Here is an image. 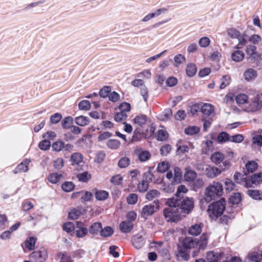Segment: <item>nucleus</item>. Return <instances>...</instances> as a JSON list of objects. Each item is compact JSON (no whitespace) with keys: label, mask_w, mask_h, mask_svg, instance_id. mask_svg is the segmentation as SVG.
I'll list each match as a JSON object with an SVG mask.
<instances>
[{"label":"nucleus","mask_w":262,"mask_h":262,"mask_svg":"<svg viewBox=\"0 0 262 262\" xmlns=\"http://www.w3.org/2000/svg\"><path fill=\"white\" fill-rule=\"evenodd\" d=\"M223 194V187L222 184L219 182L213 181L205 188L204 200L206 203H209L221 196Z\"/></svg>","instance_id":"f257e3e1"},{"label":"nucleus","mask_w":262,"mask_h":262,"mask_svg":"<svg viewBox=\"0 0 262 262\" xmlns=\"http://www.w3.org/2000/svg\"><path fill=\"white\" fill-rule=\"evenodd\" d=\"M226 201L222 198L219 201L214 202L208 206V213L212 220L221 215L225 209Z\"/></svg>","instance_id":"f03ea898"},{"label":"nucleus","mask_w":262,"mask_h":262,"mask_svg":"<svg viewBox=\"0 0 262 262\" xmlns=\"http://www.w3.org/2000/svg\"><path fill=\"white\" fill-rule=\"evenodd\" d=\"M164 215L167 221L176 222L181 220L182 217L185 216L181 213L179 208H169L164 210Z\"/></svg>","instance_id":"7ed1b4c3"},{"label":"nucleus","mask_w":262,"mask_h":262,"mask_svg":"<svg viewBox=\"0 0 262 262\" xmlns=\"http://www.w3.org/2000/svg\"><path fill=\"white\" fill-rule=\"evenodd\" d=\"M206 259L209 262H227V256L221 250L210 251L206 253Z\"/></svg>","instance_id":"20e7f679"},{"label":"nucleus","mask_w":262,"mask_h":262,"mask_svg":"<svg viewBox=\"0 0 262 262\" xmlns=\"http://www.w3.org/2000/svg\"><path fill=\"white\" fill-rule=\"evenodd\" d=\"M186 60L184 55L181 54H178L174 56L173 59L168 58L161 61L159 66H169L173 64V66H180Z\"/></svg>","instance_id":"39448f33"},{"label":"nucleus","mask_w":262,"mask_h":262,"mask_svg":"<svg viewBox=\"0 0 262 262\" xmlns=\"http://www.w3.org/2000/svg\"><path fill=\"white\" fill-rule=\"evenodd\" d=\"M160 207V203L158 200L155 201L153 204H150L144 206L142 209L141 216L146 218L147 216L151 215Z\"/></svg>","instance_id":"423d86ee"},{"label":"nucleus","mask_w":262,"mask_h":262,"mask_svg":"<svg viewBox=\"0 0 262 262\" xmlns=\"http://www.w3.org/2000/svg\"><path fill=\"white\" fill-rule=\"evenodd\" d=\"M194 207V201L192 198H186L181 202L180 210L183 215L188 214Z\"/></svg>","instance_id":"0eeeda50"},{"label":"nucleus","mask_w":262,"mask_h":262,"mask_svg":"<svg viewBox=\"0 0 262 262\" xmlns=\"http://www.w3.org/2000/svg\"><path fill=\"white\" fill-rule=\"evenodd\" d=\"M261 107V102L260 101L258 96L254 98L251 102L248 105L245 110L248 112H255L260 109Z\"/></svg>","instance_id":"6e6552de"},{"label":"nucleus","mask_w":262,"mask_h":262,"mask_svg":"<svg viewBox=\"0 0 262 262\" xmlns=\"http://www.w3.org/2000/svg\"><path fill=\"white\" fill-rule=\"evenodd\" d=\"M30 257L35 262H44L47 258L46 251H37L32 252Z\"/></svg>","instance_id":"1a4fd4ad"},{"label":"nucleus","mask_w":262,"mask_h":262,"mask_svg":"<svg viewBox=\"0 0 262 262\" xmlns=\"http://www.w3.org/2000/svg\"><path fill=\"white\" fill-rule=\"evenodd\" d=\"M201 111L204 116H213L214 115V107L210 103H203L201 105Z\"/></svg>","instance_id":"9d476101"},{"label":"nucleus","mask_w":262,"mask_h":262,"mask_svg":"<svg viewBox=\"0 0 262 262\" xmlns=\"http://www.w3.org/2000/svg\"><path fill=\"white\" fill-rule=\"evenodd\" d=\"M222 173V170L214 166H209L205 170L206 176L210 179H213Z\"/></svg>","instance_id":"9b49d317"},{"label":"nucleus","mask_w":262,"mask_h":262,"mask_svg":"<svg viewBox=\"0 0 262 262\" xmlns=\"http://www.w3.org/2000/svg\"><path fill=\"white\" fill-rule=\"evenodd\" d=\"M197 244V239H194L190 237H186L183 242V246L187 249H192L198 247Z\"/></svg>","instance_id":"f8f14e48"},{"label":"nucleus","mask_w":262,"mask_h":262,"mask_svg":"<svg viewBox=\"0 0 262 262\" xmlns=\"http://www.w3.org/2000/svg\"><path fill=\"white\" fill-rule=\"evenodd\" d=\"M133 245L136 249L141 248L144 244L145 241L142 235L137 234L132 238Z\"/></svg>","instance_id":"ddd939ff"},{"label":"nucleus","mask_w":262,"mask_h":262,"mask_svg":"<svg viewBox=\"0 0 262 262\" xmlns=\"http://www.w3.org/2000/svg\"><path fill=\"white\" fill-rule=\"evenodd\" d=\"M245 56V53L241 50H234L231 55V58L232 61L236 62L242 61Z\"/></svg>","instance_id":"4468645a"},{"label":"nucleus","mask_w":262,"mask_h":262,"mask_svg":"<svg viewBox=\"0 0 262 262\" xmlns=\"http://www.w3.org/2000/svg\"><path fill=\"white\" fill-rule=\"evenodd\" d=\"M224 159L225 157L224 155L219 151L214 152L211 155L210 157L211 161L216 165L223 162Z\"/></svg>","instance_id":"2eb2a0df"},{"label":"nucleus","mask_w":262,"mask_h":262,"mask_svg":"<svg viewBox=\"0 0 262 262\" xmlns=\"http://www.w3.org/2000/svg\"><path fill=\"white\" fill-rule=\"evenodd\" d=\"M30 161L26 159L23 160L16 168L15 170V173L17 172H25L28 170V165L30 163Z\"/></svg>","instance_id":"dca6fc26"},{"label":"nucleus","mask_w":262,"mask_h":262,"mask_svg":"<svg viewBox=\"0 0 262 262\" xmlns=\"http://www.w3.org/2000/svg\"><path fill=\"white\" fill-rule=\"evenodd\" d=\"M136 153L139 159L142 162L147 160L150 157V154L148 151L143 150L141 148H137Z\"/></svg>","instance_id":"f3484780"},{"label":"nucleus","mask_w":262,"mask_h":262,"mask_svg":"<svg viewBox=\"0 0 262 262\" xmlns=\"http://www.w3.org/2000/svg\"><path fill=\"white\" fill-rule=\"evenodd\" d=\"M133 228V224L128 221H123L120 224V229L123 233L130 232Z\"/></svg>","instance_id":"a211bd4d"},{"label":"nucleus","mask_w":262,"mask_h":262,"mask_svg":"<svg viewBox=\"0 0 262 262\" xmlns=\"http://www.w3.org/2000/svg\"><path fill=\"white\" fill-rule=\"evenodd\" d=\"M249 262H262V251L249 255Z\"/></svg>","instance_id":"6ab92c4d"},{"label":"nucleus","mask_w":262,"mask_h":262,"mask_svg":"<svg viewBox=\"0 0 262 262\" xmlns=\"http://www.w3.org/2000/svg\"><path fill=\"white\" fill-rule=\"evenodd\" d=\"M202 231V226L200 224H195L192 225L188 230L189 234L193 236H197Z\"/></svg>","instance_id":"aec40b11"},{"label":"nucleus","mask_w":262,"mask_h":262,"mask_svg":"<svg viewBox=\"0 0 262 262\" xmlns=\"http://www.w3.org/2000/svg\"><path fill=\"white\" fill-rule=\"evenodd\" d=\"M95 196L97 200L99 201H103L108 198V193L105 190L96 189Z\"/></svg>","instance_id":"412c9836"},{"label":"nucleus","mask_w":262,"mask_h":262,"mask_svg":"<svg viewBox=\"0 0 262 262\" xmlns=\"http://www.w3.org/2000/svg\"><path fill=\"white\" fill-rule=\"evenodd\" d=\"M208 236L206 234H203L200 238V239H197V247L199 249H204L207 245Z\"/></svg>","instance_id":"4be33fe9"},{"label":"nucleus","mask_w":262,"mask_h":262,"mask_svg":"<svg viewBox=\"0 0 262 262\" xmlns=\"http://www.w3.org/2000/svg\"><path fill=\"white\" fill-rule=\"evenodd\" d=\"M146 122L147 117L143 115L137 116L134 119V124L141 127L145 125Z\"/></svg>","instance_id":"5701e85b"},{"label":"nucleus","mask_w":262,"mask_h":262,"mask_svg":"<svg viewBox=\"0 0 262 262\" xmlns=\"http://www.w3.org/2000/svg\"><path fill=\"white\" fill-rule=\"evenodd\" d=\"M62 178L63 176L61 174L55 172L50 174L48 178V180L51 183L56 184Z\"/></svg>","instance_id":"b1692460"},{"label":"nucleus","mask_w":262,"mask_h":262,"mask_svg":"<svg viewBox=\"0 0 262 262\" xmlns=\"http://www.w3.org/2000/svg\"><path fill=\"white\" fill-rule=\"evenodd\" d=\"M75 122L78 125L84 126L89 124V119L86 116H80L75 119Z\"/></svg>","instance_id":"393cba45"},{"label":"nucleus","mask_w":262,"mask_h":262,"mask_svg":"<svg viewBox=\"0 0 262 262\" xmlns=\"http://www.w3.org/2000/svg\"><path fill=\"white\" fill-rule=\"evenodd\" d=\"M184 177L185 181L192 182L196 178V173L193 170L187 169L184 173Z\"/></svg>","instance_id":"a878e982"},{"label":"nucleus","mask_w":262,"mask_h":262,"mask_svg":"<svg viewBox=\"0 0 262 262\" xmlns=\"http://www.w3.org/2000/svg\"><path fill=\"white\" fill-rule=\"evenodd\" d=\"M167 51V50H165L163 51L162 52H161V53H160L159 54H157L156 55L151 56L149 58H148L147 59H145V58L144 57L141 60V63H139L138 65L139 66L140 64H143L144 62L149 63V62H150L152 61L155 60L157 59H158V58H160V57H161V56L162 55H163L165 53H166Z\"/></svg>","instance_id":"bb28decb"},{"label":"nucleus","mask_w":262,"mask_h":262,"mask_svg":"<svg viewBox=\"0 0 262 262\" xmlns=\"http://www.w3.org/2000/svg\"><path fill=\"white\" fill-rule=\"evenodd\" d=\"M244 78L247 81H250L256 78V72L252 69H249L244 74Z\"/></svg>","instance_id":"cd10ccee"},{"label":"nucleus","mask_w":262,"mask_h":262,"mask_svg":"<svg viewBox=\"0 0 262 262\" xmlns=\"http://www.w3.org/2000/svg\"><path fill=\"white\" fill-rule=\"evenodd\" d=\"M227 33L228 36L232 38H237L241 35V33L235 28H230L227 29Z\"/></svg>","instance_id":"c85d7f7f"},{"label":"nucleus","mask_w":262,"mask_h":262,"mask_svg":"<svg viewBox=\"0 0 262 262\" xmlns=\"http://www.w3.org/2000/svg\"><path fill=\"white\" fill-rule=\"evenodd\" d=\"M102 225L100 222H96L92 225L89 229V232L92 234H97L101 230Z\"/></svg>","instance_id":"c756f323"},{"label":"nucleus","mask_w":262,"mask_h":262,"mask_svg":"<svg viewBox=\"0 0 262 262\" xmlns=\"http://www.w3.org/2000/svg\"><path fill=\"white\" fill-rule=\"evenodd\" d=\"M36 238L34 237H30L25 242L26 247L29 250L34 249L35 247Z\"/></svg>","instance_id":"7c9ffc66"},{"label":"nucleus","mask_w":262,"mask_h":262,"mask_svg":"<svg viewBox=\"0 0 262 262\" xmlns=\"http://www.w3.org/2000/svg\"><path fill=\"white\" fill-rule=\"evenodd\" d=\"M248 194L253 199L256 200H262V192L257 190H249Z\"/></svg>","instance_id":"2f4dec72"},{"label":"nucleus","mask_w":262,"mask_h":262,"mask_svg":"<svg viewBox=\"0 0 262 262\" xmlns=\"http://www.w3.org/2000/svg\"><path fill=\"white\" fill-rule=\"evenodd\" d=\"M200 128L196 126H189L185 128L184 132L187 135L192 136L198 134Z\"/></svg>","instance_id":"473e14b6"},{"label":"nucleus","mask_w":262,"mask_h":262,"mask_svg":"<svg viewBox=\"0 0 262 262\" xmlns=\"http://www.w3.org/2000/svg\"><path fill=\"white\" fill-rule=\"evenodd\" d=\"M242 200V195L239 192L233 193L229 198L230 202L233 204H238Z\"/></svg>","instance_id":"72a5a7b5"},{"label":"nucleus","mask_w":262,"mask_h":262,"mask_svg":"<svg viewBox=\"0 0 262 262\" xmlns=\"http://www.w3.org/2000/svg\"><path fill=\"white\" fill-rule=\"evenodd\" d=\"M107 147L111 149H118L120 146V142L116 139H110L107 142Z\"/></svg>","instance_id":"f704fd0d"},{"label":"nucleus","mask_w":262,"mask_h":262,"mask_svg":"<svg viewBox=\"0 0 262 262\" xmlns=\"http://www.w3.org/2000/svg\"><path fill=\"white\" fill-rule=\"evenodd\" d=\"M83 156L80 153H74L71 157V160L73 164H79L82 161Z\"/></svg>","instance_id":"c9c22d12"},{"label":"nucleus","mask_w":262,"mask_h":262,"mask_svg":"<svg viewBox=\"0 0 262 262\" xmlns=\"http://www.w3.org/2000/svg\"><path fill=\"white\" fill-rule=\"evenodd\" d=\"M64 147V142L59 140L54 142L52 145L53 150L57 152L60 151Z\"/></svg>","instance_id":"e433bc0d"},{"label":"nucleus","mask_w":262,"mask_h":262,"mask_svg":"<svg viewBox=\"0 0 262 262\" xmlns=\"http://www.w3.org/2000/svg\"><path fill=\"white\" fill-rule=\"evenodd\" d=\"M210 39L207 36H203L201 37L198 41L199 45L201 48H206L209 46L210 43Z\"/></svg>","instance_id":"4c0bfd02"},{"label":"nucleus","mask_w":262,"mask_h":262,"mask_svg":"<svg viewBox=\"0 0 262 262\" xmlns=\"http://www.w3.org/2000/svg\"><path fill=\"white\" fill-rule=\"evenodd\" d=\"M248 97L245 94H239L236 97L235 100L237 103L239 104H244L247 102Z\"/></svg>","instance_id":"58836bf2"},{"label":"nucleus","mask_w":262,"mask_h":262,"mask_svg":"<svg viewBox=\"0 0 262 262\" xmlns=\"http://www.w3.org/2000/svg\"><path fill=\"white\" fill-rule=\"evenodd\" d=\"M160 193L159 191L156 189H152L149 191L146 195V198L147 200L150 201L155 198H158L160 196Z\"/></svg>","instance_id":"ea45409f"},{"label":"nucleus","mask_w":262,"mask_h":262,"mask_svg":"<svg viewBox=\"0 0 262 262\" xmlns=\"http://www.w3.org/2000/svg\"><path fill=\"white\" fill-rule=\"evenodd\" d=\"M77 178L79 181L82 182H86L91 178V174L88 172L85 171L77 174Z\"/></svg>","instance_id":"a19ab883"},{"label":"nucleus","mask_w":262,"mask_h":262,"mask_svg":"<svg viewBox=\"0 0 262 262\" xmlns=\"http://www.w3.org/2000/svg\"><path fill=\"white\" fill-rule=\"evenodd\" d=\"M182 173L179 167H175L174 169V178L173 181L176 183L180 182L182 178Z\"/></svg>","instance_id":"79ce46f5"},{"label":"nucleus","mask_w":262,"mask_h":262,"mask_svg":"<svg viewBox=\"0 0 262 262\" xmlns=\"http://www.w3.org/2000/svg\"><path fill=\"white\" fill-rule=\"evenodd\" d=\"M78 225L80 229L76 231V235L78 237H83L86 235L88 233V229L85 227L80 228V226L82 225L81 223L78 222Z\"/></svg>","instance_id":"37998d69"},{"label":"nucleus","mask_w":262,"mask_h":262,"mask_svg":"<svg viewBox=\"0 0 262 262\" xmlns=\"http://www.w3.org/2000/svg\"><path fill=\"white\" fill-rule=\"evenodd\" d=\"M75 187L74 184L72 182H65L61 186V188L64 191H72Z\"/></svg>","instance_id":"c03bdc74"},{"label":"nucleus","mask_w":262,"mask_h":262,"mask_svg":"<svg viewBox=\"0 0 262 262\" xmlns=\"http://www.w3.org/2000/svg\"><path fill=\"white\" fill-rule=\"evenodd\" d=\"M246 168L248 172H253L257 168V164L255 161L248 162L246 165Z\"/></svg>","instance_id":"a18cd8bd"},{"label":"nucleus","mask_w":262,"mask_h":262,"mask_svg":"<svg viewBox=\"0 0 262 262\" xmlns=\"http://www.w3.org/2000/svg\"><path fill=\"white\" fill-rule=\"evenodd\" d=\"M169 168V164L168 162L163 161L159 163L157 169L160 172H165Z\"/></svg>","instance_id":"49530a36"},{"label":"nucleus","mask_w":262,"mask_h":262,"mask_svg":"<svg viewBox=\"0 0 262 262\" xmlns=\"http://www.w3.org/2000/svg\"><path fill=\"white\" fill-rule=\"evenodd\" d=\"M252 184H259L262 182V172H258L252 175L251 177Z\"/></svg>","instance_id":"de8ad7c7"},{"label":"nucleus","mask_w":262,"mask_h":262,"mask_svg":"<svg viewBox=\"0 0 262 262\" xmlns=\"http://www.w3.org/2000/svg\"><path fill=\"white\" fill-rule=\"evenodd\" d=\"M224 184L226 190L229 192L233 190L235 187V184L234 182L228 178L225 180Z\"/></svg>","instance_id":"09e8293b"},{"label":"nucleus","mask_w":262,"mask_h":262,"mask_svg":"<svg viewBox=\"0 0 262 262\" xmlns=\"http://www.w3.org/2000/svg\"><path fill=\"white\" fill-rule=\"evenodd\" d=\"M205 148L203 150V152L207 154L208 152L213 149V142L210 140H206L204 142Z\"/></svg>","instance_id":"8fccbe9b"},{"label":"nucleus","mask_w":262,"mask_h":262,"mask_svg":"<svg viewBox=\"0 0 262 262\" xmlns=\"http://www.w3.org/2000/svg\"><path fill=\"white\" fill-rule=\"evenodd\" d=\"M73 119L71 117H67L62 122V126L64 128H69L73 124Z\"/></svg>","instance_id":"3c124183"},{"label":"nucleus","mask_w":262,"mask_h":262,"mask_svg":"<svg viewBox=\"0 0 262 262\" xmlns=\"http://www.w3.org/2000/svg\"><path fill=\"white\" fill-rule=\"evenodd\" d=\"M130 164V160L127 157H123L119 160L118 163V166L121 168L127 167Z\"/></svg>","instance_id":"603ef678"},{"label":"nucleus","mask_w":262,"mask_h":262,"mask_svg":"<svg viewBox=\"0 0 262 262\" xmlns=\"http://www.w3.org/2000/svg\"><path fill=\"white\" fill-rule=\"evenodd\" d=\"M222 57L221 54L218 51H215L210 53L209 58L212 61L219 62L220 58Z\"/></svg>","instance_id":"864d4df0"},{"label":"nucleus","mask_w":262,"mask_h":262,"mask_svg":"<svg viewBox=\"0 0 262 262\" xmlns=\"http://www.w3.org/2000/svg\"><path fill=\"white\" fill-rule=\"evenodd\" d=\"M138 200L137 194L135 193L129 194L126 198L127 202L128 204L134 205Z\"/></svg>","instance_id":"5fc2aeb1"},{"label":"nucleus","mask_w":262,"mask_h":262,"mask_svg":"<svg viewBox=\"0 0 262 262\" xmlns=\"http://www.w3.org/2000/svg\"><path fill=\"white\" fill-rule=\"evenodd\" d=\"M38 146L42 150H47L51 147V143L49 140H43L39 142Z\"/></svg>","instance_id":"6e6d98bb"},{"label":"nucleus","mask_w":262,"mask_h":262,"mask_svg":"<svg viewBox=\"0 0 262 262\" xmlns=\"http://www.w3.org/2000/svg\"><path fill=\"white\" fill-rule=\"evenodd\" d=\"M64 160L62 158H58L53 161V166L55 169H60L64 166Z\"/></svg>","instance_id":"4d7b16f0"},{"label":"nucleus","mask_w":262,"mask_h":262,"mask_svg":"<svg viewBox=\"0 0 262 262\" xmlns=\"http://www.w3.org/2000/svg\"><path fill=\"white\" fill-rule=\"evenodd\" d=\"M172 116V112L170 109L165 110L164 112L159 115V119L161 120L166 121L170 118Z\"/></svg>","instance_id":"13d9d810"},{"label":"nucleus","mask_w":262,"mask_h":262,"mask_svg":"<svg viewBox=\"0 0 262 262\" xmlns=\"http://www.w3.org/2000/svg\"><path fill=\"white\" fill-rule=\"evenodd\" d=\"M178 199L177 198V197L176 198H169L168 199L166 202V204L169 206L170 208H177V206L178 205H179V202H178Z\"/></svg>","instance_id":"bf43d9fd"},{"label":"nucleus","mask_w":262,"mask_h":262,"mask_svg":"<svg viewBox=\"0 0 262 262\" xmlns=\"http://www.w3.org/2000/svg\"><path fill=\"white\" fill-rule=\"evenodd\" d=\"M111 91V88L105 86L100 90L99 95L101 97L105 98L108 96Z\"/></svg>","instance_id":"052dcab7"},{"label":"nucleus","mask_w":262,"mask_h":262,"mask_svg":"<svg viewBox=\"0 0 262 262\" xmlns=\"http://www.w3.org/2000/svg\"><path fill=\"white\" fill-rule=\"evenodd\" d=\"M81 214L80 210L79 209H72L69 213V217L72 220L77 219Z\"/></svg>","instance_id":"680f3d73"},{"label":"nucleus","mask_w":262,"mask_h":262,"mask_svg":"<svg viewBox=\"0 0 262 262\" xmlns=\"http://www.w3.org/2000/svg\"><path fill=\"white\" fill-rule=\"evenodd\" d=\"M262 40V38L258 34H253L249 37V41L253 43V45L258 44Z\"/></svg>","instance_id":"e2e57ef3"},{"label":"nucleus","mask_w":262,"mask_h":262,"mask_svg":"<svg viewBox=\"0 0 262 262\" xmlns=\"http://www.w3.org/2000/svg\"><path fill=\"white\" fill-rule=\"evenodd\" d=\"M249 58H251L252 60L256 61V66H258V64L261 63L262 64L261 55L260 53L257 52V51Z\"/></svg>","instance_id":"0e129e2a"},{"label":"nucleus","mask_w":262,"mask_h":262,"mask_svg":"<svg viewBox=\"0 0 262 262\" xmlns=\"http://www.w3.org/2000/svg\"><path fill=\"white\" fill-rule=\"evenodd\" d=\"M168 134L164 130L160 129L158 132L157 139L160 141H164L168 138Z\"/></svg>","instance_id":"69168bd1"},{"label":"nucleus","mask_w":262,"mask_h":262,"mask_svg":"<svg viewBox=\"0 0 262 262\" xmlns=\"http://www.w3.org/2000/svg\"><path fill=\"white\" fill-rule=\"evenodd\" d=\"M131 106L129 103L127 102H123L119 106V109L120 112L125 113L129 112L130 110Z\"/></svg>","instance_id":"338daca9"},{"label":"nucleus","mask_w":262,"mask_h":262,"mask_svg":"<svg viewBox=\"0 0 262 262\" xmlns=\"http://www.w3.org/2000/svg\"><path fill=\"white\" fill-rule=\"evenodd\" d=\"M58 256L60 258V262H73L71 256L67 253H59Z\"/></svg>","instance_id":"774afa93"}]
</instances>
